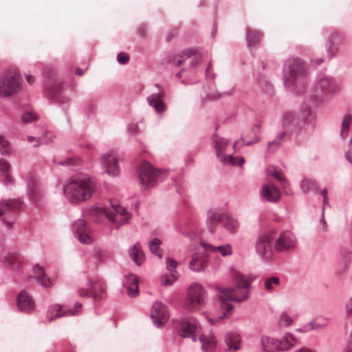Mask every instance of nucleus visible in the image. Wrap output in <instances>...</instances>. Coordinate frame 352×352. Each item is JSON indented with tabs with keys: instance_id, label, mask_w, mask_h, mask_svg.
<instances>
[{
	"instance_id": "17",
	"label": "nucleus",
	"mask_w": 352,
	"mask_h": 352,
	"mask_svg": "<svg viewBox=\"0 0 352 352\" xmlns=\"http://www.w3.org/2000/svg\"><path fill=\"white\" fill-rule=\"evenodd\" d=\"M259 195L263 201L276 203L280 199L281 192L275 186L267 184L261 188Z\"/></svg>"
},
{
	"instance_id": "49",
	"label": "nucleus",
	"mask_w": 352,
	"mask_h": 352,
	"mask_svg": "<svg viewBox=\"0 0 352 352\" xmlns=\"http://www.w3.org/2000/svg\"><path fill=\"white\" fill-rule=\"evenodd\" d=\"M10 146L7 140L0 135V153L1 154L8 153Z\"/></svg>"
},
{
	"instance_id": "64",
	"label": "nucleus",
	"mask_w": 352,
	"mask_h": 352,
	"mask_svg": "<svg viewBox=\"0 0 352 352\" xmlns=\"http://www.w3.org/2000/svg\"><path fill=\"white\" fill-rule=\"evenodd\" d=\"M298 352H316L309 348H306V347H304V348H302L301 349H300Z\"/></svg>"
},
{
	"instance_id": "16",
	"label": "nucleus",
	"mask_w": 352,
	"mask_h": 352,
	"mask_svg": "<svg viewBox=\"0 0 352 352\" xmlns=\"http://www.w3.org/2000/svg\"><path fill=\"white\" fill-rule=\"evenodd\" d=\"M73 232L82 243H90L91 237L89 235V228L85 220L77 219L73 223Z\"/></svg>"
},
{
	"instance_id": "13",
	"label": "nucleus",
	"mask_w": 352,
	"mask_h": 352,
	"mask_svg": "<svg viewBox=\"0 0 352 352\" xmlns=\"http://www.w3.org/2000/svg\"><path fill=\"white\" fill-rule=\"evenodd\" d=\"M88 289H79L80 296H92L94 301H99L106 296V289L104 283L100 280H89Z\"/></svg>"
},
{
	"instance_id": "59",
	"label": "nucleus",
	"mask_w": 352,
	"mask_h": 352,
	"mask_svg": "<svg viewBox=\"0 0 352 352\" xmlns=\"http://www.w3.org/2000/svg\"><path fill=\"white\" fill-rule=\"evenodd\" d=\"M346 311L348 314L352 312V297L346 303Z\"/></svg>"
},
{
	"instance_id": "28",
	"label": "nucleus",
	"mask_w": 352,
	"mask_h": 352,
	"mask_svg": "<svg viewBox=\"0 0 352 352\" xmlns=\"http://www.w3.org/2000/svg\"><path fill=\"white\" fill-rule=\"evenodd\" d=\"M313 94L309 98H306L305 101V107L302 108H309L311 111V108L316 107L320 104L322 102L323 94L318 90H315L314 87H312Z\"/></svg>"
},
{
	"instance_id": "4",
	"label": "nucleus",
	"mask_w": 352,
	"mask_h": 352,
	"mask_svg": "<svg viewBox=\"0 0 352 352\" xmlns=\"http://www.w3.org/2000/svg\"><path fill=\"white\" fill-rule=\"evenodd\" d=\"M315 117L309 108H302L300 116L296 118L292 111L285 112L282 118V126L289 131H312L315 126Z\"/></svg>"
},
{
	"instance_id": "58",
	"label": "nucleus",
	"mask_w": 352,
	"mask_h": 352,
	"mask_svg": "<svg viewBox=\"0 0 352 352\" xmlns=\"http://www.w3.org/2000/svg\"><path fill=\"white\" fill-rule=\"evenodd\" d=\"M320 221L321 223H322V230L324 232H326L327 230V222L324 218V208L322 209V217H321V219H320Z\"/></svg>"
},
{
	"instance_id": "41",
	"label": "nucleus",
	"mask_w": 352,
	"mask_h": 352,
	"mask_svg": "<svg viewBox=\"0 0 352 352\" xmlns=\"http://www.w3.org/2000/svg\"><path fill=\"white\" fill-rule=\"evenodd\" d=\"M223 226L228 232H234L239 227V222L232 216L227 214L224 219Z\"/></svg>"
},
{
	"instance_id": "23",
	"label": "nucleus",
	"mask_w": 352,
	"mask_h": 352,
	"mask_svg": "<svg viewBox=\"0 0 352 352\" xmlns=\"http://www.w3.org/2000/svg\"><path fill=\"white\" fill-rule=\"evenodd\" d=\"M33 276L36 283L43 287L52 286L50 278L45 273L44 269L38 265H35L32 268Z\"/></svg>"
},
{
	"instance_id": "3",
	"label": "nucleus",
	"mask_w": 352,
	"mask_h": 352,
	"mask_svg": "<svg viewBox=\"0 0 352 352\" xmlns=\"http://www.w3.org/2000/svg\"><path fill=\"white\" fill-rule=\"evenodd\" d=\"M284 84L292 90L303 89L308 80V70L304 62L298 58L287 60L283 69Z\"/></svg>"
},
{
	"instance_id": "52",
	"label": "nucleus",
	"mask_w": 352,
	"mask_h": 352,
	"mask_svg": "<svg viewBox=\"0 0 352 352\" xmlns=\"http://www.w3.org/2000/svg\"><path fill=\"white\" fill-rule=\"evenodd\" d=\"M166 261L167 270H169L171 273H173V270H175L177 267V262L170 257H166Z\"/></svg>"
},
{
	"instance_id": "32",
	"label": "nucleus",
	"mask_w": 352,
	"mask_h": 352,
	"mask_svg": "<svg viewBox=\"0 0 352 352\" xmlns=\"http://www.w3.org/2000/svg\"><path fill=\"white\" fill-rule=\"evenodd\" d=\"M207 258L205 256L193 255L189 263V268L195 272L204 270L206 267Z\"/></svg>"
},
{
	"instance_id": "61",
	"label": "nucleus",
	"mask_w": 352,
	"mask_h": 352,
	"mask_svg": "<svg viewBox=\"0 0 352 352\" xmlns=\"http://www.w3.org/2000/svg\"><path fill=\"white\" fill-rule=\"evenodd\" d=\"M344 352H352V330L351 332L350 340L348 342L347 348Z\"/></svg>"
},
{
	"instance_id": "24",
	"label": "nucleus",
	"mask_w": 352,
	"mask_h": 352,
	"mask_svg": "<svg viewBox=\"0 0 352 352\" xmlns=\"http://www.w3.org/2000/svg\"><path fill=\"white\" fill-rule=\"evenodd\" d=\"M21 202L19 199H6L0 202V217L15 212L19 210Z\"/></svg>"
},
{
	"instance_id": "40",
	"label": "nucleus",
	"mask_w": 352,
	"mask_h": 352,
	"mask_svg": "<svg viewBox=\"0 0 352 352\" xmlns=\"http://www.w3.org/2000/svg\"><path fill=\"white\" fill-rule=\"evenodd\" d=\"M352 122V116L347 113L346 114L342 121V126L340 131V137L342 139L345 140L348 135L350 125Z\"/></svg>"
},
{
	"instance_id": "48",
	"label": "nucleus",
	"mask_w": 352,
	"mask_h": 352,
	"mask_svg": "<svg viewBox=\"0 0 352 352\" xmlns=\"http://www.w3.org/2000/svg\"><path fill=\"white\" fill-rule=\"evenodd\" d=\"M22 120L25 123H29L38 119L36 113L31 111H26L23 113L21 116Z\"/></svg>"
},
{
	"instance_id": "15",
	"label": "nucleus",
	"mask_w": 352,
	"mask_h": 352,
	"mask_svg": "<svg viewBox=\"0 0 352 352\" xmlns=\"http://www.w3.org/2000/svg\"><path fill=\"white\" fill-rule=\"evenodd\" d=\"M81 304L79 302L76 303L74 309H62V307L59 305H54L49 307L47 312V317L49 321H52L56 318L62 316H72L78 315L80 312V308Z\"/></svg>"
},
{
	"instance_id": "27",
	"label": "nucleus",
	"mask_w": 352,
	"mask_h": 352,
	"mask_svg": "<svg viewBox=\"0 0 352 352\" xmlns=\"http://www.w3.org/2000/svg\"><path fill=\"white\" fill-rule=\"evenodd\" d=\"M222 219V214L220 212L215 210H210L208 212L206 218L207 228L210 232L213 233L218 223Z\"/></svg>"
},
{
	"instance_id": "18",
	"label": "nucleus",
	"mask_w": 352,
	"mask_h": 352,
	"mask_svg": "<svg viewBox=\"0 0 352 352\" xmlns=\"http://www.w3.org/2000/svg\"><path fill=\"white\" fill-rule=\"evenodd\" d=\"M102 164L104 172L109 175L115 177L119 174L118 160L113 155L110 154L104 155Z\"/></svg>"
},
{
	"instance_id": "44",
	"label": "nucleus",
	"mask_w": 352,
	"mask_h": 352,
	"mask_svg": "<svg viewBox=\"0 0 352 352\" xmlns=\"http://www.w3.org/2000/svg\"><path fill=\"white\" fill-rule=\"evenodd\" d=\"M266 171L267 175L272 176L280 182H282L283 179H285L283 177V171L280 168H278L274 166H269Z\"/></svg>"
},
{
	"instance_id": "2",
	"label": "nucleus",
	"mask_w": 352,
	"mask_h": 352,
	"mask_svg": "<svg viewBox=\"0 0 352 352\" xmlns=\"http://www.w3.org/2000/svg\"><path fill=\"white\" fill-rule=\"evenodd\" d=\"M96 183L85 175L71 177L64 186V193L72 203H80L91 198Z\"/></svg>"
},
{
	"instance_id": "14",
	"label": "nucleus",
	"mask_w": 352,
	"mask_h": 352,
	"mask_svg": "<svg viewBox=\"0 0 352 352\" xmlns=\"http://www.w3.org/2000/svg\"><path fill=\"white\" fill-rule=\"evenodd\" d=\"M151 317L154 325L157 327H161L167 322L169 318L167 307L160 302H155L151 309Z\"/></svg>"
},
{
	"instance_id": "8",
	"label": "nucleus",
	"mask_w": 352,
	"mask_h": 352,
	"mask_svg": "<svg viewBox=\"0 0 352 352\" xmlns=\"http://www.w3.org/2000/svg\"><path fill=\"white\" fill-rule=\"evenodd\" d=\"M139 179L144 188L153 187L165 179L167 173L165 170L155 169L150 163L143 162L138 168Z\"/></svg>"
},
{
	"instance_id": "54",
	"label": "nucleus",
	"mask_w": 352,
	"mask_h": 352,
	"mask_svg": "<svg viewBox=\"0 0 352 352\" xmlns=\"http://www.w3.org/2000/svg\"><path fill=\"white\" fill-rule=\"evenodd\" d=\"M206 76L207 78L213 79L215 76L214 73L212 72V64L209 63L206 69Z\"/></svg>"
},
{
	"instance_id": "6",
	"label": "nucleus",
	"mask_w": 352,
	"mask_h": 352,
	"mask_svg": "<svg viewBox=\"0 0 352 352\" xmlns=\"http://www.w3.org/2000/svg\"><path fill=\"white\" fill-rule=\"evenodd\" d=\"M89 213L93 217L104 216L110 221L118 223V226L126 223L131 218L130 213L124 208L112 203L111 208L93 206L89 209Z\"/></svg>"
},
{
	"instance_id": "63",
	"label": "nucleus",
	"mask_w": 352,
	"mask_h": 352,
	"mask_svg": "<svg viewBox=\"0 0 352 352\" xmlns=\"http://www.w3.org/2000/svg\"><path fill=\"white\" fill-rule=\"evenodd\" d=\"M346 160L349 162L350 163L352 162V152L351 151H349L345 154Z\"/></svg>"
},
{
	"instance_id": "46",
	"label": "nucleus",
	"mask_w": 352,
	"mask_h": 352,
	"mask_svg": "<svg viewBox=\"0 0 352 352\" xmlns=\"http://www.w3.org/2000/svg\"><path fill=\"white\" fill-rule=\"evenodd\" d=\"M280 284V279L276 276H271L265 280L264 286L266 290L272 291L274 286Z\"/></svg>"
},
{
	"instance_id": "26",
	"label": "nucleus",
	"mask_w": 352,
	"mask_h": 352,
	"mask_svg": "<svg viewBox=\"0 0 352 352\" xmlns=\"http://www.w3.org/2000/svg\"><path fill=\"white\" fill-rule=\"evenodd\" d=\"M24 263V257L18 252L8 254L4 258V264L13 270H19Z\"/></svg>"
},
{
	"instance_id": "39",
	"label": "nucleus",
	"mask_w": 352,
	"mask_h": 352,
	"mask_svg": "<svg viewBox=\"0 0 352 352\" xmlns=\"http://www.w3.org/2000/svg\"><path fill=\"white\" fill-rule=\"evenodd\" d=\"M285 134L286 133L285 131L280 132L274 140L268 142L267 149L270 152L274 153L285 142L284 137Z\"/></svg>"
},
{
	"instance_id": "25",
	"label": "nucleus",
	"mask_w": 352,
	"mask_h": 352,
	"mask_svg": "<svg viewBox=\"0 0 352 352\" xmlns=\"http://www.w3.org/2000/svg\"><path fill=\"white\" fill-rule=\"evenodd\" d=\"M195 54V51L193 49L184 50L182 54L175 56L174 63L177 65H179L182 63L186 61L187 59L190 58V65L191 67H194L198 64L199 61V58L197 56H193Z\"/></svg>"
},
{
	"instance_id": "38",
	"label": "nucleus",
	"mask_w": 352,
	"mask_h": 352,
	"mask_svg": "<svg viewBox=\"0 0 352 352\" xmlns=\"http://www.w3.org/2000/svg\"><path fill=\"white\" fill-rule=\"evenodd\" d=\"M338 38V35L332 34L329 36V38L327 42V53L329 59L332 58L337 54L338 46L335 44V42Z\"/></svg>"
},
{
	"instance_id": "30",
	"label": "nucleus",
	"mask_w": 352,
	"mask_h": 352,
	"mask_svg": "<svg viewBox=\"0 0 352 352\" xmlns=\"http://www.w3.org/2000/svg\"><path fill=\"white\" fill-rule=\"evenodd\" d=\"M263 33L258 30L252 29L250 27L246 28V42L248 47L254 46L259 43L262 38Z\"/></svg>"
},
{
	"instance_id": "62",
	"label": "nucleus",
	"mask_w": 352,
	"mask_h": 352,
	"mask_svg": "<svg viewBox=\"0 0 352 352\" xmlns=\"http://www.w3.org/2000/svg\"><path fill=\"white\" fill-rule=\"evenodd\" d=\"M25 78H26V80L27 82L30 84V85H32V83H34V78L33 76L30 75V74H28V75H26L25 76Z\"/></svg>"
},
{
	"instance_id": "20",
	"label": "nucleus",
	"mask_w": 352,
	"mask_h": 352,
	"mask_svg": "<svg viewBox=\"0 0 352 352\" xmlns=\"http://www.w3.org/2000/svg\"><path fill=\"white\" fill-rule=\"evenodd\" d=\"M16 302L19 309L25 313H30L35 307L32 298L24 291L19 294Z\"/></svg>"
},
{
	"instance_id": "34",
	"label": "nucleus",
	"mask_w": 352,
	"mask_h": 352,
	"mask_svg": "<svg viewBox=\"0 0 352 352\" xmlns=\"http://www.w3.org/2000/svg\"><path fill=\"white\" fill-rule=\"evenodd\" d=\"M240 340L239 336L236 333H229L225 336V341L228 349L226 350H239L240 349Z\"/></svg>"
},
{
	"instance_id": "21",
	"label": "nucleus",
	"mask_w": 352,
	"mask_h": 352,
	"mask_svg": "<svg viewBox=\"0 0 352 352\" xmlns=\"http://www.w3.org/2000/svg\"><path fill=\"white\" fill-rule=\"evenodd\" d=\"M123 285L129 296L135 297L138 295V278L136 275L130 274L125 276L123 280Z\"/></svg>"
},
{
	"instance_id": "19",
	"label": "nucleus",
	"mask_w": 352,
	"mask_h": 352,
	"mask_svg": "<svg viewBox=\"0 0 352 352\" xmlns=\"http://www.w3.org/2000/svg\"><path fill=\"white\" fill-rule=\"evenodd\" d=\"M313 87L315 90H318L322 94L325 92L334 93L338 90L336 85L327 76L317 79Z\"/></svg>"
},
{
	"instance_id": "31",
	"label": "nucleus",
	"mask_w": 352,
	"mask_h": 352,
	"mask_svg": "<svg viewBox=\"0 0 352 352\" xmlns=\"http://www.w3.org/2000/svg\"><path fill=\"white\" fill-rule=\"evenodd\" d=\"M128 252L131 258L137 265H140L144 261V254L139 243L131 246Z\"/></svg>"
},
{
	"instance_id": "57",
	"label": "nucleus",
	"mask_w": 352,
	"mask_h": 352,
	"mask_svg": "<svg viewBox=\"0 0 352 352\" xmlns=\"http://www.w3.org/2000/svg\"><path fill=\"white\" fill-rule=\"evenodd\" d=\"M220 97V94L219 93H216V94H208L206 98H205V100H215V99H217Z\"/></svg>"
},
{
	"instance_id": "56",
	"label": "nucleus",
	"mask_w": 352,
	"mask_h": 352,
	"mask_svg": "<svg viewBox=\"0 0 352 352\" xmlns=\"http://www.w3.org/2000/svg\"><path fill=\"white\" fill-rule=\"evenodd\" d=\"M138 129V125L137 124H130L128 126V131L129 133H135Z\"/></svg>"
},
{
	"instance_id": "9",
	"label": "nucleus",
	"mask_w": 352,
	"mask_h": 352,
	"mask_svg": "<svg viewBox=\"0 0 352 352\" xmlns=\"http://www.w3.org/2000/svg\"><path fill=\"white\" fill-rule=\"evenodd\" d=\"M206 301V291L199 283L192 284L188 292L186 308L190 311H195L201 309Z\"/></svg>"
},
{
	"instance_id": "1",
	"label": "nucleus",
	"mask_w": 352,
	"mask_h": 352,
	"mask_svg": "<svg viewBox=\"0 0 352 352\" xmlns=\"http://www.w3.org/2000/svg\"><path fill=\"white\" fill-rule=\"evenodd\" d=\"M236 286L230 287H221L217 286L216 289L219 292L217 295L216 300L219 304L223 310L219 316L213 319H210V322H217L226 318L229 311L233 309L231 302H241L249 297L250 283L245 280L244 276L237 274L235 276Z\"/></svg>"
},
{
	"instance_id": "12",
	"label": "nucleus",
	"mask_w": 352,
	"mask_h": 352,
	"mask_svg": "<svg viewBox=\"0 0 352 352\" xmlns=\"http://www.w3.org/2000/svg\"><path fill=\"white\" fill-rule=\"evenodd\" d=\"M297 245L296 235L290 230L281 232L274 241V250L278 252L293 251Z\"/></svg>"
},
{
	"instance_id": "42",
	"label": "nucleus",
	"mask_w": 352,
	"mask_h": 352,
	"mask_svg": "<svg viewBox=\"0 0 352 352\" xmlns=\"http://www.w3.org/2000/svg\"><path fill=\"white\" fill-rule=\"evenodd\" d=\"M49 92L54 98L56 102H62V88L60 84L55 83L49 88Z\"/></svg>"
},
{
	"instance_id": "37",
	"label": "nucleus",
	"mask_w": 352,
	"mask_h": 352,
	"mask_svg": "<svg viewBox=\"0 0 352 352\" xmlns=\"http://www.w3.org/2000/svg\"><path fill=\"white\" fill-rule=\"evenodd\" d=\"M300 188L303 193L307 194L310 190L317 191L318 185L316 180L312 179L304 178L300 182Z\"/></svg>"
},
{
	"instance_id": "29",
	"label": "nucleus",
	"mask_w": 352,
	"mask_h": 352,
	"mask_svg": "<svg viewBox=\"0 0 352 352\" xmlns=\"http://www.w3.org/2000/svg\"><path fill=\"white\" fill-rule=\"evenodd\" d=\"M281 343L279 340L268 336L261 338V344L265 352H272L275 350L281 351Z\"/></svg>"
},
{
	"instance_id": "47",
	"label": "nucleus",
	"mask_w": 352,
	"mask_h": 352,
	"mask_svg": "<svg viewBox=\"0 0 352 352\" xmlns=\"http://www.w3.org/2000/svg\"><path fill=\"white\" fill-rule=\"evenodd\" d=\"M81 160L78 157H68L67 160L63 162H59L58 164L63 166H72L79 165Z\"/></svg>"
},
{
	"instance_id": "50",
	"label": "nucleus",
	"mask_w": 352,
	"mask_h": 352,
	"mask_svg": "<svg viewBox=\"0 0 352 352\" xmlns=\"http://www.w3.org/2000/svg\"><path fill=\"white\" fill-rule=\"evenodd\" d=\"M280 185L284 190V192L286 195L292 196L294 195L293 190L290 186V184L287 179H284L280 182Z\"/></svg>"
},
{
	"instance_id": "45",
	"label": "nucleus",
	"mask_w": 352,
	"mask_h": 352,
	"mask_svg": "<svg viewBox=\"0 0 352 352\" xmlns=\"http://www.w3.org/2000/svg\"><path fill=\"white\" fill-rule=\"evenodd\" d=\"M161 243V240L157 237L154 238L152 241L148 243V245L151 252L153 254L157 255L160 258L162 257V255L159 253L160 245Z\"/></svg>"
},
{
	"instance_id": "11",
	"label": "nucleus",
	"mask_w": 352,
	"mask_h": 352,
	"mask_svg": "<svg viewBox=\"0 0 352 352\" xmlns=\"http://www.w3.org/2000/svg\"><path fill=\"white\" fill-rule=\"evenodd\" d=\"M272 243V236L267 233L259 235L255 242L256 253L264 263H270L273 259Z\"/></svg>"
},
{
	"instance_id": "51",
	"label": "nucleus",
	"mask_w": 352,
	"mask_h": 352,
	"mask_svg": "<svg viewBox=\"0 0 352 352\" xmlns=\"http://www.w3.org/2000/svg\"><path fill=\"white\" fill-rule=\"evenodd\" d=\"M177 278V276L174 273H171L170 278L162 276L161 278V283L163 285L169 286L171 285Z\"/></svg>"
},
{
	"instance_id": "7",
	"label": "nucleus",
	"mask_w": 352,
	"mask_h": 352,
	"mask_svg": "<svg viewBox=\"0 0 352 352\" xmlns=\"http://www.w3.org/2000/svg\"><path fill=\"white\" fill-rule=\"evenodd\" d=\"M22 77L18 69H9L0 79V98L11 96L21 91Z\"/></svg>"
},
{
	"instance_id": "43",
	"label": "nucleus",
	"mask_w": 352,
	"mask_h": 352,
	"mask_svg": "<svg viewBox=\"0 0 352 352\" xmlns=\"http://www.w3.org/2000/svg\"><path fill=\"white\" fill-rule=\"evenodd\" d=\"M281 343V351L287 350L292 347L296 342L295 338L289 333L285 335L284 338L279 340Z\"/></svg>"
},
{
	"instance_id": "33",
	"label": "nucleus",
	"mask_w": 352,
	"mask_h": 352,
	"mask_svg": "<svg viewBox=\"0 0 352 352\" xmlns=\"http://www.w3.org/2000/svg\"><path fill=\"white\" fill-rule=\"evenodd\" d=\"M41 193L38 182L34 179H30L28 182V195L30 199L37 201L41 197Z\"/></svg>"
},
{
	"instance_id": "5",
	"label": "nucleus",
	"mask_w": 352,
	"mask_h": 352,
	"mask_svg": "<svg viewBox=\"0 0 352 352\" xmlns=\"http://www.w3.org/2000/svg\"><path fill=\"white\" fill-rule=\"evenodd\" d=\"M179 335L183 338H190L193 342H196L197 336H199L202 344L201 349L206 352H211L216 347L215 338L202 335L199 323L193 318H185L181 321Z\"/></svg>"
},
{
	"instance_id": "53",
	"label": "nucleus",
	"mask_w": 352,
	"mask_h": 352,
	"mask_svg": "<svg viewBox=\"0 0 352 352\" xmlns=\"http://www.w3.org/2000/svg\"><path fill=\"white\" fill-rule=\"evenodd\" d=\"M129 60V56L123 52H120L117 54V60L119 63L122 65L127 63Z\"/></svg>"
},
{
	"instance_id": "36",
	"label": "nucleus",
	"mask_w": 352,
	"mask_h": 352,
	"mask_svg": "<svg viewBox=\"0 0 352 352\" xmlns=\"http://www.w3.org/2000/svg\"><path fill=\"white\" fill-rule=\"evenodd\" d=\"M204 250L206 251H211V252H215L219 251V253L225 256L227 255H230L232 254V247L230 244H227L226 245H220L218 247H215L209 244H202Z\"/></svg>"
},
{
	"instance_id": "55",
	"label": "nucleus",
	"mask_w": 352,
	"mask_h": 352,
	"mask_svg": "<svg viewBox=\"0 0 352 352\" xmlns=\"http://www.w3.org/2000/svg\"><path fill=\"white\" fill-rule=\"evenodd\" d=\"M96 257L100 262H102L107 259V256L104 252L99 250L96 253Z\"/></svg>"
},
{
	"instance_id": "35",
	"label": "nucleus",
	"mask_w": 352,
	"mask_h": 352,
	"mask_svg": "<svg viewBox=\"0 0 352 352\" xmlns=\"http://www.w3.org/2000/svg\"><path fill=\"white\" fill-rule=\"evenodd\" d=\"M10 167V165L8 161L0 160V172L1 173L2 176V179H1L6 186H9L13 182L12 178L8 174Z\"/></svg>"
},
{
	"instance_id": "60",
	"label": "nucleus",
	"mask_w": 352,
	"mask_h": 352,
	"mask_svg": "<svg viewBox=\"0 0 352 352\" xmlns=\"http://www.w3.org/2000/svg\"><path fill=\"white\" fill-rule=\"evenodd\" d=\"M323 62L322 58H314L311 60V64L312 65L317 66L318 65H320Z\"/></svg>"
},
{
	"instance_id": "22",
	"label": "nucleus",
	"mask_w": 352,
	"mask_h": 352,
	"mask_svg": "<svg viewBox=\"0 0 352 352\" xmlns=\"http://www.w3.org/2000/svg\"><path fill=\"white\" fill-rule=\"evenodd\" d=\"M163 94L162 91H159L156 93H153L147 97L148 104L152 107L157 113H161L165 111L166 105L162 100Z\"/></svg>"
},
{
	"instance_id": "10",
	"label": "nucleus",
	"mask_w": 352,
	"mask_h": 352,
	"mask_svg": "<svg viewBox=\"0 0 352 352\" xmlns=\"http://www.w3.org/2000/svg\"><path fill=\"white\" fill-rule=\"evenodd\" d=\"M212 142L214 148L216 151V155L217 158L219 160L225 165H232L235 166L236 164L239 166H242L244 163V158L241 157H239V162H236V159L233 157L232 155H225L224 152L230 144V142L228 140L224 138H218L216 137L215 135H213Z\"/></svg>"
}]
</instances>
